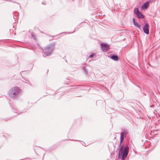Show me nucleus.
<instances>
[{
	"label": "nucleus",
	"instance_id": "nucleus-1",
	"mask_svg": "<svg viewBox=\"0 0 160 160\" xmlns=\"http://www.w3.org/2000/svg\"><path fill=\"white\" fill-rule=\"evenodd\" d=\"M127 132L124 131V132H121L120 133V140L119 149V153L118 156L119 158H122V160H124L127 157L129 147L128 146L124 148L123 149V146H121V144L122 142L124 139V134H127Z\"/></svg>",
	"mask_w": 160,
	"mask_h": 160
},
{
	"label": "nucleus",
	"instance_id": "nucleus-2",
	"mask_svg": "<svg viewBox=\"0 0 160 160\" xmlns=\"http://www.w3.org/2000/svg\"><path fill=\"white\" fill-rule=\"evenodd\" d=\"M21 92L17 87H14L9 90L8 94L9 97L15 99L18 98Z\"/></svg>",
	"mask_w": 160,
	"mask_h": 160
},
{
	"label": "nucleus",
	"instance_id": "nucleus-3",
	"mask_svg": "<svg viewBox=\"0 0 160 160\" xmlns=\"http://www.w3.org/2000/svg\"><path fill=\"white\" fill-rule=\"evenodd\" d=\"M55 43L50 44L44 48L43 50L44 54L47 56L50 55L54 50Z\"/></svg>",
	"mask_w": 160,
	"mask_h": 160
},
{
	"label": "nucleus",
	"instance_id": "nucleus-4",
	"mask_svg": "<svg viewBox=\"0 0 160 160\" xmlns=\"http://www.w3.org/2000/svg\"><path fill=\"white\" fill-rule=\"evenodd\" d=\"M134 12L136 15L137 17L138 18L142 19L144 17V16L141 12L139 11L138 9L137 8H134Z\"/></svg>",
	"mask_w": 160,
	"mask_h": 160
},
{
	"label": "nucleus",
	"instance_id": "nucleus-5",
	"mask_svg": "<svg viewBox=\"0 0 160 160\" xmlns=\"http://www.w3.org/2000/svg\"><path fill=\"white\" fill-rule=\"evenodd\" d=\"M101 50L103 52H106L109 49V46L106 43H101Z\"/></svg>",
	"mask_w": 160,
	"mask_h": 160
},
{
	"label": "nucleus",
	"instance_id": "nucleus-6",
	"mask_svg": "<svg viewBox=\"0 0 160 160\" xmlns=\"http://www.w3.org/2000/svg\"><path fill=\"white\" fill-rule=\"evenodd\" d=\"M149 24L147 23H145L143 28V30L144 32L147 34L149 33Z\"/></svg>",
	"mask_w": 160,
	"mask_h": 160
},
{
	"label": "nucleus",
	"instance_id": "nucleus-7",
	"mask_svg": "<svg viewBox=\"0 0 160 160\" xmlns=\"http://www.w3.org/2000/svg\"><path fill=\"white\" fill-rule=\"evenodd\" d=\"M132 20H133V24H134V25L136 27L139 28V29H141V25L138 24V22L135 21V20L134 18H133Z\"/></svg>",
	"mask_w": 160,
	"mask_h": 160
},
{
	"label": "nucleus",
	"instance_id": "nucleus-8",
	"mask_svg": "<svg viewBox=\"0 0 160 160\" xmlns=\"http://www.w3.org/2000/svg\"><path fill=\"white\" fill-rule=\"evenodd\" d=\"M150 1H148L145 3L142 6V9H147L149 6V4Z\"/></svg>",
	"mask_w": 160,
	"mask_h": 160
},
{
	"label": "nucleus",
	"instance_id": "nucleus-9",
	"mask_svg": "<svg viewBox=\"0 0 160 160\" xmlns=\"http://www.w3.org/2000/svg\"><path fill=\"white\" fill-rule=\"evenodd\" d=\"M111 58L113 60L115 61H118L119 60V58L117 55H112L111 57Z\"/></svg>",
	"mask_w": 160,
	"mask_h": 160
},
{
	"label": "nucleus",
	"instance_id": "nucleus-10",
	"mask_svg": "<svg viewBox=\"0 0 160 160\" xmlns=\"http://www.w3.org/2000/svg\"><path fill=\"white\" fill-rule=\"evenodd\" d=\"M82 69L84 71V73H86V74H87V71L86 69L84 67H82Z\"/></svg>",
	"mask_w": 160,
	"mask_h": 160
},
{
	"label": "nucleus",
	"instance_id": "nucleus-11",
	"mask_svg": "<svg viewBox=\"0 0 160 160\" xmlns=\"http://www.w3.org/2000/svg\"><path fill=\"white\" fill-rule=\"evenodd\" d=\"M31 36L32 37H33L35 39L36 38L33 35V34H31Z\"/></svg>",
	"mask_w": 160,
	"mask_h": 160
},
{
	"label": "nucleus",
	"instance_id": "nucleus-12",
	"mask_svg": "<svg viewBox=\"0 0 160 160\" xmlns=\"http://www.w3.org/2000/svg\"><path fill=\"white\" fill-rule=\"evenodd\" d=\"M93 56H94V54H92L91 55H90L89 57L90 58H92V57H93Z\"/></svg>",
	"mask_w": 160,
	"mask_h": 160
},
{
	"label": "nucleus",
	"instance_id": "nucleus-13",
	"mask_svg": "<svg viewBox=\"0 0 160 160\" xmlns=\"http://www.w3.org/2000/svg\"><path fill=\"white\" fill-rule=\"evenodd\" d=\"M42 4H43L45 5V2H42Z\"/></svg>",
	"mask_w": 160,
	"mask_h": 160
},
{
	"label": "nucleus",
	"instance_id": "nucleus-14",
	"mask_svg": "<svg viewBox=\"0 0 160 160\" xmlns=\"http://www.w3.org/2000/svg\"><path fill=\"white\" fill-rule=\"evenodd\" d=\"M9 2H12V0H9Z\"/></svg>",
	"mask_w": 160,
	"mask_h": 160
}]
</instances>
